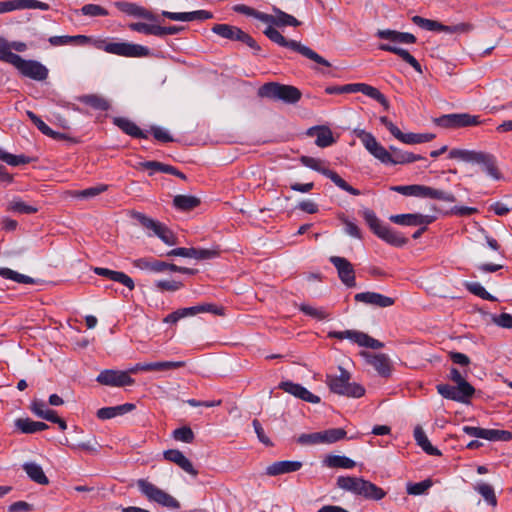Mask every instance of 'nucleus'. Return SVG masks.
<instances>
[{"mask_svg":"<svg viewBox=\"0 0 512 512\" xmlns=\"http://www.w3.org/2000/svg\"><path fill=\"white\" fill-rule=\"evenodd\" d=\"M255 19L267 24L268 26L263 31L264 35L271 40L272 42L278 44L279 46L289 48L302 56L316 62L317 64L330 67L331 64L324 59L322 56L317 54L311 48L303 45L301 42L295 40H287L278 30H276L273 26H276V16L267 14L264 12L257 11L255 15Z\"/></svg>","mask_w":512,"mask_h":512,"instance_id":"obj_1","label":"nucleus"},{"mask_svg":"<svg viewBox=\"0 0 512 512\" xmlns=\"http://www.w3.org/2000/svg\"><path fill=\"white\" fill-rule=\"evenodd\" d=\"M448 157L465 163L480 165L487 175L494 180L502 178L493 154L484 151L454 148L449 151Z\"/></svg>","mask_w":512,"mask_h":512,"instance_id":"obj_2","label":"nucleus"},{"mask_svg":"<svg viewBox=\"0 0 512 512\" xmlns=\"http://www.w3.org/2000/svg\"><path fill=\"white\" fill-rule=\"evenodd\" d=\"M339 370L340 375L338 376L333 374L326 375L325 383L330 391L346 397H362L365 394L364 387L357 383H351V375L347 370L342 367H340Z\"/></svg>","mask_w":512,"mask_h":512,"instance_id":"obj_3","label":"nucleus"},{"mask_svg":"<svg viewBox=\"0 0 512 512\" xmlns=\"http://www.w3.org/2000/svg\"><path fill=\"white\" fill-rule=\"evenodd\" d=\"M362 216L372 232L386 243L395 247H402L407 244L408 239L384 225L374 211L365 209L362 212Z\"/></svg>","mask_w":512,"mask_h":512,"instance_id":"obj_4","label":"nucleus"},{"mask_svg":"<svg viewBox=\"0 0 512 512\" xmlns=\"http://www.w3.org/2000/svg\"><path fill=\"white\" fill-rule=\"evenodd\" d=\"M259 95L261 97L282 100L286 103L294 104L301 99L302 93L295 86L269 82L260 87Z\"/></svg>","mask_w":512,"mask_h":512,"instance_id":"obj_5","label":"nucleus"},{"mask_svg":"<svg viewBox=\"0 0 512 512\" xmlns=\"http://www.w3.org/2000/svg\"><path fill=\"white\" fill-rule=\"evenodd\" d=\"M93 44L97 49H101L107 53L123 57H147L150 53L147 47L139 44L126 42L106 43L104 40H96Z\"/></svg>","mask_w":512,"mask_h":512,"instance_id":"obj_6","label":"nucleus"},{"mask_svg":"<svg viewBox=\"0 0 512 512\" xmlns=\"http://www.w3.org/2000/svg\"><path fill=\"white\" fill-rule=\"evenodd\" d=\"M137 487L140 492L151 502H155L163 507L170 509L180 508V503L178 500L146 479L137 480Z\"/></svg>","mask_w":512,"mask_h":512,"instance_id":"obj_7","label":"nucleus"},{"mask_svg":"<svg viewBox=\"0 0 512 512\" xmlns=\"http://www.w3.org/2000/svg\"><path fill=\"white\" fill-rule=\"evenodd\" d=\"M301 163L306 167H309L324 176L328 177L337 187L354 195L358 196L361 192L349 185L344 179H342L335 171L330 170L324 166V162L320 159H316L309 156H302L300 159Z\"/></svg>","mask_w":512,"mask_h":512,"instance_id":"obj_8","label":"nucleus"},{"mask_svg":"<svg viewBox=\"0 0 512 512\" xmlns=\"http://www.w3.org/2000/svg\"><path fill=\"white\" fill-rule=\"evenodd\" d=\"M434 123L445 129H459L478 126L482 121L477 115H471L469 113H451L436 118Z\"/></svg>","mask_w":512,"mask_h":512,"instance_id":"obj_9","label":"nucleus"},{"mask_svg":"<svg viewBox=\"0 0 512 512\" xmlns=\"http://www.w3.org/2000/svg\"><path fill=\"white\" fill-rule=\"evenodd\" d=\"M412 22L425 30L445 32L448 34H464L468 33L472 29V26L469 23L444 25L438 21L426 19L417 15L412 17Z\"/></svg>","mask_w":512,"mask_h":512,"instance_id":"obj_10","label":"nucleus"},{"mask_svg":"<svg viewBox=\"0 0 512 512\" xmlns=\"http://www.w3.org/2000/svg\"><path fill=\"white\" fill-rule=\"evenodd\" d=\"M212 31L222 38L242 42L256 52L260 51V46L257 44V42L248 33L244 32L236 26H231L228 24H215L212 27Z\"/></svg>","mask_w":512,"mask_h":512,"instance_id":"obj_11","label":"nucleus"},{"mask_svg":"<svg viewBox=\"0 0 512 512\" xmlns=\"http://www.w3.org/2000/svg\"><path fill=\"white\" fill-rule=\"evenodd\" d=\"M355 134L371 155L383 164L389 163L390 152L377 141L372 133L365 130H355Z\"/></svg>","mask_w":512,"mask_h":512,"instance_id":"obj_12","label":"nucleus"},{"mask_svg":"<svg viewBox=\"0 0 512 512\" xmlns=\"http://www.w3.org/2000/svg\"><path fill=\"white\" fill-rule=\"evenodd\" d=\"M15 68L25 77L36 81H44L48 77V69L36 60H25L22 57Z\"/></svg>","mask_w":512,"mask_h":512,"instance_id":"obj_13","label":"nucleus"},{"mask_svg":"<svg viewBox=\"0 0 512 512\" xmlns=\"http://www.w3.org/2000/svg\"><path fill=\"white\" fill-rule=\"evenodd\" d=\"M97 382L113 387L131 386L135 380L128 375V372L119 370H103L96 378Z\"/></svg>","mask_w":512,"mask_h":512,"instance_id":"obj_14","label":"nucleus"},{"mask_svg":"<svg viewBox=\"0 0 512 512\" xmlns=\"http://www.w3.org/2000/svg\"><path fill=\"white\" fill-rule=\"evenodd\" d=\"M329 260L337 269L338 276L342 283L350 288L355 287L356 280L353 265L346 258L340 256H331Z\"/></svg>","mask_w":512,"mask_h":512,"instance_id":"obj_15","label":"nucleus"},{"mask_svg":"<svg viewBox=\"0 0 512 512\" xmlns=\"http://www.w3.org/2000/svg\"><path fill=\"white\" fill-rule=\"evenodd\" d=\"M356 302L364 303L376 307H390L395 303V299L376 292H361L354 296Z\"/></svg>","mask_w":512,"mask_h":512,"instance_id":"obj_16","label":"nucleus"},{"mask_svg":"<svg viewBox=\"0 0 512 512\" xmlns=\"http://www.w3.org/2000/svg\"><path fill=\"white\" fill-rule=\"evenodd\" d=\"M279 388L283 391L309 403H319L320 398L300 384L293 383L291 381H284L279 384Z\"/></svg>","mask_w":512,"mask_h":512,"instance_id":"obj_17","label":"nucleus"},{"mask_svg":"<svg viewBox=\"0 0 512 512\" xmlns=\"http://www.w3.org/2000/svg\"><path fill=\"white\" fill-rule=\"evenodd\" d=\"M390 221L405 226H420L428 225L434 221V217L430 215H422L418 213L413 214H398L390 216Z\"/></svg>","mask_w":512,"mask_h":512,"instance_id":"obj_18","label":"nucleus"},{"mask_svg":"<svg viewBox=\"0 0 512 512\" xmlns=\"http://www.w3.org/2000/svg\"><path fill=\"white\" fill-rule=\"evenodd\" d=\"M163 456L167 461H170V462L176 464L186 473H188L192 476H197L198 471L193 467V464L191 463V461L180 450H177V449L166 450V451H164Z\"/></svg>","mask_w":512,"mask_h":512,"instance_id":"obj_19","label":"nucleus"},{"mask_svg":"<svg viewBox=\"0 0 512 512\" xmlns=\"http://www.w3.org/2000/svg\"><path fill=\"white\" fill-rule=\"evenodd\" d=\"M162 16L172 21H194V20H208L213 18V14L206 10H197L192 12H169L162 11Z\"/></svg>","mask_w":512,"mask_h":512,"instance_id":"obj_20","label":"nucleus"},{"mask_svg":"<svg viewBox=\"0 0 512 512\" xmlns=\"http://www.w3.org/2000/svg\"><path fill=\"white\" fill-rule=\"evenodd\" d=\"M115 6L121 11L131 16L144 18L146 20L155 21L156 16L144 7H141L135 3L118 1Z\"/></svg>","mask_w":512,"mask_h":512,"instance_id":"obj_21","label":"nucleus"},{"mask_svg":"<svg viewBox=\"0 0 512 512\" xmlns=\"http://www.w3.org/2000/svg\"><path fill=\"white\" fill-rule=\"evenodd\" d=\"M94 273L106 277L114 282H118L126 286L129 290H133L135 288V284L133 279L127 274L119 271L110 270L108 268L95 267L93 269Z\"/></svg>","mask_w":512,"mask_h":512,"instance_id":"obj_22","label":"nucleus"},{"mask_svg":"<svg viewBox=\"0 0 512 512\" xmlns=\"http://www.w3.org/2000/svg\"><path fill=\"white\" fill-rule=\"evenodd\" d=\"M376 36L393 43L414 44L416 42V37L413 34L391 29L378 30Z\"/></svg>","mask_w":512,"mask_h":512,"instance_id":"obj_23","label":"nucleus"},{"mask_svg":"<svg viewBox=\"0 0 512 512\" xmlns=\"http://www.w3.org/2000/svg\"><path fill=\"white\" fill-rule=\"evenodd\" d=\"M363 356L367 358L369 364H371L376 371L383 377H388L391 373V364L389 358L385 354L371 355L363 352Z\"/></svg>","mask_w":512,"mask_h":512,"instance_id":"obj_24","label":"nucleus"},{"mask_svg":"<svg viewBox=\"0 0 512 512\" xmlns=\"http://www.w3.org/2000/svg\"><path fill=\"white\" fill-rule=\"evenodd\" d=\"M308 135H316L315 143L321 148L331 146L336 141L331 129L326 126L312 127L308 130Z\"/></svg>","mask_w":512,"mask_h":512,"instance_id":"obj_25","label":"nucleus"},{"mask_svg":"<svg viewBox=\"0 0 512 512\" xmlns=\"http://www.w3.org/2000/svg\"><path fill=\"white\" fill-rule=\"evenodd\" d=\"M419 197L436 199V200H441V201L450 202V203H453L456 201V197L453 193L447 192L444 190H440V189H436L433 187L425 186V185H420Z\"/></svg>","mask_w":512,"mask_h":512,"instance_id":"obj_26","label":"nucleus"},{"mask_svg":"<svg viewBox=\"0 0 512 512\" xmlns=\"http://www.w3.org/2000/svg\"><path fill=\"white\" fill-rule=\"evenodd\" d=\"M379 49L382 51L391 52L401 57L406 63L411 65L417 72L422 73V68L417 59L412 56L406 49L400 48L390 44H380Z\"/></svg>","mask_w":512,"mask_h":512,"instance_id":"obj_27","label":"nucleus"},{"mask_svg":"<svg viewBox=\"0 0 512 512\" xmlns=\"http://www.w3.org/2000/svg\"><path fill=\"white\" fill-rule=\"evenodd\" d=\"M136 408L135 404L133 403H125L118 406L113 407H103L100 408L96 415L101 420H107L114 418L116 416L124 415L126 413H129L133 411Z\"/></svg>","mask_w":512,"mask_h":512,"instance_id":"obj_28","label":"nucleus"},{"mask_svg":"<svg viewBox=\"0 0 512 512\" xmlns=\"http://www.w3.org/2000/svg\"><path fill=\"white\" fill-rule=\"evenodd\" d=\"M113 123L127 135L134 138L146 139L147 133L143 132L133 121L124 117H115Z\"/></svg>","mask_w":512,"mask_h":512,"instance_id":"obj_29","label":"nucleus"},{"mask_svg":"<svg viewBox=\"0 0 512 512\" xmlns=\"http://www.w3.org/2000/svg\"><path fill=\"white\" fill-rule=\"evenodd\" d=\"M301 467L302 462L300 461H278L267 467V474L276 476L298 471Z\"/></svg>","mask_w":512,"mask_h":512,"instance_id":"obj_30","label":"nucleus"},{"mask_svg":"<svg viewBox=\"0 0 512 512\" xmlns=\"http://www.w3.org/2000/svg\"><path fill=\"white\" fill-rule=\"evenodd\" d=\"M77 100L94 110L107 111L110 109V102L98 94H86L77 97Z\"/></svg>","mask_w":512,"mask_h":512,"instance_id":"obj_31","label":"nucleus"},{"mask_svg":"<svg viewBox=\"0 0 512 512\" xmlns=\"http://www.w3.org/2000/svg\"><path fill=\"white\" fill-rule=\"evenodd\" d=\"M52 46H65L69 44L86 45L92 41V39L86 35H63V36H51L48 39Z\"/></svg>","mask_w":512,"mask_h":512,"instance_id":"obj_32","label":"nucleus"},{"mask_svg":"<svg viewBox=\"0 0 512 512\" xmlns=\"http://www.w3.org/2000/svg\"><path fill=\"white\" fill-rule=\"evenodd\" d=\"M438 393L450 400H454L457 402H466L472 396L464 395V393L460 390L459 386L454 387L449 384H438L436 386Z\"/></svg>","mask_w":512,"mask_h":512,"instance_id":"obj_33","label":"nucleus"},{"mask_svg":"<svg viewBox=\"0 0 512 512\" xmlns=\"http://www.w3.org/2000/svg\"><path fill=\"white\" fill-rule=\"evenodd\" d=\"M132 265L140 270H148L155 273L167 271L166 262L152 258H139L132 261Z\"/></svg>","mask_w":512,"mask_h":512,"instance_id":"obj_34","label":"nucleus"},{"mask_svg":"<svg viewBox=\"0 0 512 512\" xmlns=\"http://www.w3.org/2000/svg\"><path fill=\"white\" fill-rule=\"evenodd\" d=\"M23 470L26 472L28 477L40 485L49 484V479L45 475L42 467L34 462H27L22 465Z\"/></svg>","mask_w":512,"mask_h":512,"instance_id":"obj_35","label":"nucleus"},{"mask_svg":"<svg viewBox=\"0 0 512 512\" xmlns=\"http://www.w3.org/2000/svg\"><path fill=\"white\" fill-rule=\"evenodd\" d=\"M365 479L350 477V476H339L337 478V486L345 491L351 492L355 495H360L362 484Z\"/></svg>","mask_w":512,"mask_h":512,"instance_id":"obj_36","label":"nucleus"},{"mask_svg":"<svg viewBox=\"0 0 512 512\" xmlns=\"http://www.w3.org/2000/svg\"><path fill=\"white\" fill-rule=\"evenodd\" d=\"M366 333L356 330L330 331L328 337L339 340L348 339L362 347Z\"/></svg>","mask_w":512,"mask_h":512,"instance_id":"obj_37","label":"nucleus"},{"mask_svg":"<svg viewBox=\"0 0 512 512\" xmlns=\"http://www.w3.org/2000/svg\"><path fill=\"white\" fill-rule=\"evenodd\" d=\"M186 363L184 361H159V362H150L144 363V371L145 372H160V371H168L173 369H178L184 367Z\"/></svg>","mask_w":512,"mask_h":512,"instance_id":"obj_38","label":"nucleus"},{"mask_svg":"<svg viewBox=\"0 0 512 512\" xmlns=\"http://www.w3.org/2000/svg\"><path fill=\"white\" fill-rule=\"evenodd\" d=\"M359 496L378 501L386 496V492L382 488L376 486L374 483L368 480H364Z\"/></svg>","mask_w":512,"mask_h":512,"instance_id":"obj_39","label":"nucleus"},{"mask_svg":"<svg viewBox=\"0 0 512 512\" xmlns=\"http://www.w3.org/2000/svg\"><path fill=\"white\" fill-rule=\"evenodd\" d=\"M414 438L417 444L428 454L433 456L441 455V452L434 447L430 441L428 440L425 432L421 427H416L414 429Z\"/></svg>","mask_w":512,"mask_h":512,"instance_id":"obj_40","label":"nucleus"},{"mask_svg":"<svg viewBox=\"0 0 512 512\" xmlns=\"http://www.w3.org/2000/svg\"><path fill=\"white\" fill-rule=\"evenodd\" d=\"M324 465L329 468H344V469H352L356 466L355 461L340 455H328L324 461Z\"/></svg>","mask_w":512,"mask_h":512,"instance_id":"obj_41","label":"nucleus"},{"mask_svg":"<svg viewBox=\"0 0 512 512\" xmlns=\"http://www.w3.org/2000/svg\"><path fill=\"white\" fill-rule=\"evenodd\" d=\"M173 205L182 211H190L200 205V199L192 195H176Z\"/></svg>","mask_w":512,"mask_h":512,"instance_id":"obj_42","label":"nucleus"},{"mask_svg":"<svg viewBox=\"0 0 512 512\" xmlns=\"http://www.w3.org/2000/svg\"><path fill=\"white\" fill-rule=\"evenodd\" d=\"M11 50L10 42L3 37H0V61L9 63L15 67L21 57L13 53Z\"/></svg>","mask_w":512,"mask_h":512,"instance_id":"obj_43","label":"nucleus"},{"mask_svg":"<svg viewBox=\"0 0 512 512\" xmlns=\"http://www.w3.org/2000/svg\"><path fill=\"white\" fill-rule=\"evenodd\" d=\"M449 378L459 386L464 395L473 396L474 387L464 379L458 369L451 368Z\"/></svg>","mask_w":512,"mask_h":512,"instance_id":"obj_44","label":"nucleus"},{"mask_svg":"<svg viewBox=\"0 0 512 512\" xmlns=\"http://www.w3.org/2000/svg\"><path fill=\"white\" fill-rule=\"evenodd\" d=\"M272 11L276 16V27L293 26L297 27L301 23L294 16L282 11L281 9L273 6Z\"/></svg>","mask_w":512,"mask_h":512,"instance_id":"obj_45","label":"nucleus"},{"mask_svg":"<svg viewBox=\"0 0 512 512\" xmlns=\"http://www.w3.org/2000/svg\"><path fill=\"white\" fill-rule=\"evenodd\" d=\"M422 159V156L413 154L411 152H406L399 150L395 155L390 153V160L388 164L397 165V164H408L419 161Z\"/></svg>","mask_w":512,"mask_h":512,"instance_id":"obj_46","label":"nucleus"},{"mask_svg":"<svg viewBox=\"0 0 512 512\" xmlns=\"http://www.w3.org/2000/svg\"><path fill=\"white\" fill-rule=\"evenodd\" d=\"M0 160L11 166H19L32 162V158L26 155H13L0 149Z\"/></svg>","mask_w":512,"mask_h":512,"instance_id":"obj_47","label":"nucleus"},{"mask_svg":"<svg viewBox=\"0 0 512 512\" xmlns=\"http://www.w3.org/2000/svg\"><path fill=\"white\" fill-rule=\"evenodd\" d=\"M361 93L376 100L378 103H380L384 107L385 110L389 109V107H390L389 101L387 100L385 95L382 94L377 88L364 83Z\"/></svg>","mask_w":512,"mask_h":512,"instance_id":"obj_48","label":"nucleus"},{"mask_svg":"<svg viewBox=\"0 0 512 512\" xmlns=\"http://www.w3.org/2000/svg\"><path fill=\"white\" fill-rule=\"evenodd\" d=\"M464 287L473 295L488 301H496L497 299L488 293L479 282H464Z\"/></svg>","mask_w":512,"mask_h":512,"instance_id":"obj_49","label":"nucleus"},{"mask_svg":"<svg viewBox=\"0 0 512 512\" xmlns=\"http://www.w3.org/2000/svg\"><path fill=\"white\" fill-rule=\"evenodd\" d=\"M31 409L35 415L50 422H52L57 416L56 411L46 409L45 404L42 401H34Z\"/></svg>","mask_w":512,"mask_h":512,"instance_id":"obj_50","label":"nucleus"},{"mask_svg":"<svg viewBox=\"0 0 512 512\" xmlns=\"http://www.w3.org/2000/svg\"><path fill=\"white\" fill-rule=\"evenodd\" d=\"M346 436L343 428H332L321 432V443H335Z\"/></svg>","mask_w":512,"mask_h":512,"instance_id":"obj_51","label":"nucleus"},{"mask_svg":"<svg viewBox=\"0 0 512 512\" xmlns=\"http://www.w3.org/2000/svg\"><path fill=\"white\" fill-rule=\"evenodd\" d=\"M0 276L17 283L33 284L34 280L26 275L20 274L10 268H0Z\"/></svg>","mask_w":512,"mask_h":512,"instance_id":"obj_52","label":"nucleus"},{"mask_svg":"<svg viewBox=\"0 0 512 512\" xmlns=\"http://www.w3.org/2000/svg\"><path fill=\"white\" fill-rule=\"evenodd\" d=\"M435 138L431 133H405L402 143L405 144H420L430 142Z\"/></svg>","mask_w":512,"mask_h":512,"instance_id":"obj_53","label":"nucleus"},{"mask_svg":"<svg viewBox=\"0 0 512 512\" xmlns=\"http://www.w3.org/2000/svg\"><path fill=\"white\" fill-rule=\"evenodd\" d=\"M299 309L305 315L317 320H324L329 317V313L323 308L314 307L308 304H301Z\"/></svg>","mask_w":512,"mask_h":512,"instance_id":"obj_54","label":"nucleus"},{"mask_svg":"<svg viewBox=\"0 0 512 512\" xmlns=\"http://www.w3.org/2000/svg\"><path fill=\"white\" fill-rule=\"evenodd\" d=\"M129 28L132 31H136L139 33H143L146 35H154L159 37V25L147 24L143 22L131 23L129 24Z\"/></svg>","mask_w":512,"mask_h":512,"instance_id":"obj_55","label":"nucleus"},{"mask_svg":"<svg viewBox=\"0 0 512 512\" xmlns=\"http://www.w3.org/2000/svg\"><path fill=\"white\" fill-rule=\"evenodd\" d=\"M475 490L482 495V497L492 506L497 505V498L494 489L487 483H480L475 487Z\"/></svg>","mask_w":512,"mask_h":512,"instance_id":"obj_56","label":"nucleus"},{"mask_svg":"<svg viewBox=\"0 0 512 512\" xmlns=\"http://www.w3.org/2000/svg\"><path fill=\"white\" fill-rule=\"evenodd\" d=\"M8 209L20 214H33L38 211L36 207L28 205L20 199L11 201L8 205Z\"/></svg>","mask_w":512,"mask_h":512,"instance_id":"obj_57","label":"nucleus"},{"mask_svg":"<svg viewBox=\"0 0 512 512\" xmlns=\"http://www.w3.org/2000/svg\"><path fill=\"white\" fill-rule=\"evenodd\" d=\"M132 217L136 219L144 228L153 231V234H155L156 230L160 228V222L147 217L143 213L133 212Z\"/></svg>","mask_w":512,"mask_h":512,"instance_id":"obj_58","label":"nucleus"},{"mask_svg":"<svg viewBox=\"0 0 512 512\" xmlns=\"http://www.w3.org/2000/svg\"><path fill=\"white\" fill-rule=\"evenodd\" d=\"M486 440L489 441H510L512 440V432L508 430L486 429Z\"/></svg>","mask_w":512,"mask_h":512,"instance_id":"obj_59","label":"nucleus"},{"mask_svg":"<svg viewBox=\"0 0 512 512\" xmlns=\"http://www.w3.org/2000/svg\"><path fill=\"white\" fill-rule=\"evenodd\" d=\"M173 438L176 441H181L184 443H192L194 441L195 435L190 427L183 426V427L177 428L173 431Z\"/></svg>","mask_w":512,"mask_h":512,"instance_id":"obj_60","label":"nucleus"},{"mask_svg":"<svg viewBox=\"0 0 512 512\" xmlns=\"http://www.w3.org/2000/svg\"><path fill=\"white\" fill-rule=\"evenodd\" d=\"M432 486L430 479L423 480L418 483H408L407 493L410 495H422Z\"/></svg>","mask_w":512,"mask_h":512,"instance_id":"obj_61","label":"nucleus"},{"mask_svg":"<svg viewBox=\"0 0 512 512\" xmlns=\"http://www.w3.org/2000/svg\"><path fill=\"white\" fill-rule=\"evenodd\" d=\"M154 235L159 237L167 245H175L177 243V238L174 233L162 223Z\"/></svg>","mask_w":512,"mask_h":512,"instance_id":"obj_62","label":"nucleus"},{"mask_svg":"<svg viewBox=\"0 0 512 512\" xmlns=\"http://www.w3.org/2000/svg\"><path fill=\"white\" fill-rule=\"evenodd\" d=\"M80 11L83 15L90 17L107 16L109 14L104 7L97 4H86L82 6Z\"/></svg>","mask_w":512,"mask_h":512,"instance_id":"obj_63","label":"nucleus"},{"mask_svg":"<svg viewBox=\"0 0 512 512\" xmlns=\"http://www.w3.org/2000/svg\"><path fill=\"white\" fill-rule=\"evenodd\" d=\"M108 189L107 185H99L96 187H90L81 191H75L73 195L78 198H93Z\"/></svg>","mask_w":512,"mask_h":512,"instance_id":"obj_64","label":"nucleus"}]
</instances>
